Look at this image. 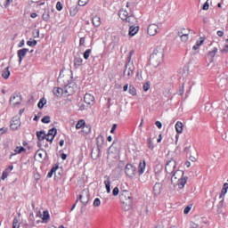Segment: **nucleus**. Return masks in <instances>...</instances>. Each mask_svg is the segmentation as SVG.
<instances>
[{"label":"nucleus","mask_w":228,"mask_h":228,"mask_svg":"<svg viewBox=\"0 0 228 228\" xmlns=\"http://www.w3.org/2000/svg\"><path fill=\"white\" fill-rule=\"evenodd\" d=\"M186 183H188V176H184V171L176 170L173 174L171 177V183L176 184L179 190H183L184 186H186Z\"/></svg>","instance_id":"f257e3e1"},{"label":"nucleus","mask_w":228,"mask_h":228,"mask_svg":"<svg viewBox=\"0 0 228 228\" xmlns=\"http://www.w3.org/2000/svg\"><path fill=\"white\" fill-rule=\"evenodd\" d=\"M164 56L165 51L163 50V48L157 47L150 57L151 65H152V67H154L155 69H158V67L161 65Z\"/></svg>","instance_id":"f03ea898"},{"label":"nucleus","mask_w":228,"mask_h":228,"mask_svg":"<svg viewBox=\"0 0 228 228\" xmlns=\"http://www.w3.org/2000/svg\"><path fill=\"white\" fill-rule=\"evenodd\" d=\"M131 54H133L132 52H130V55L128 57V61L125 66V70L123 73V77L124 79L126 81H129V79H131V77H133V76H134V64L133 63V61H131Z\"/></svg>","instance_id":"7ed1b4c3"},{"label":"nucleus","mask_w":228,"mask_h":228,"mask_svg":"<svg viewBox=\"0 0 228 228\" xmlns=\"http://www.w3.org/2000/svg\"><path fill=\"white\" fill-rule=\"evenodd\" d=\"M72 77L69 74H65V70H61L60 75L58 77V82L63 83L64 86L70 84Z\"/></svg>","instance_id":"20e7f679"},{"label":"nucleus","mask_w":228,"mask_h":228,"mask_svg":"<svg viewBox=\"0 0 228 228\" xmlns=\"http://www.w3.org/2000/svg\"><path fill=\"white\" fill-rule=\"evenodd\" d=\"M125 173H126V175H127V177H129L130 179H133V177H134V175L138 174V171L134 165L128 163L126 166Z\"/></svg>","instance_id":"39448f33"},{"label":"nucleus","mask_w":228,"mask_h":228,"mask_svg":"<svg viewBox=\"0 0 228 228\" xmlns=\"http://www.w3.org/2000/svg\"><path fill=\"white\" fill-rule=\"evenodd\" d=\"M79 200L82 202L84 206H86V204H88V200H90V192H88L87 190H84L80 193L79 198L77 200L76 204H77Z\"/></svg>","instance_id":"423d86ee"},{"label":"nucleus","mask_w":228,"mask_h":228,"mask_svg":"<svg viewBox=\"0 0 228 228\" xmlns=\"http://www.w3.org/2000/svg\"><path fill=\"white\" fill-rule=\"evenodd\" d=\"M119 200L121 202L133 200V197L131 196L130 191L121 188L120 194H119Z\"/></svg>","instance_id":"0eeeda50"},{"label":"nucleus","mask_w":228,"mask_h":228,"mask_svg":"<svg viewBox=\"0 0 228 228\" xmlns=\"http://www.w3.org/2000/svg\"><path fill=\"white\" fill-rule=\"evenodd\" d=\"M76 84L75 83H69L67 84L64 87V95L65 97H69V95H73V94H76Z\"/></svg>","instance_id":"6e6552de"},{"label":"nucleus","mask_w":228,"mask_h":228,"mask_svg":"<svg viewBox=\"0 0 228 228\" xmlns=\"http://www.w3.org/2000/svg\"><path fill=\"white\" fill-rule=\"evenodd\" d=\"M177 167V163L174 159H170L166 164V172L167 174H174L175 171V167Z\"/></svg>","instance_id":"1a4fd4ad"},{"label":"nucleus","mask_w":228,"mask_h":228,"mask_svg":"<svg viewBox=\"0 0 228 228\" xmlns=\"http://www.w3.org/2000/svg\"><path fill=\"white\" fill-rule=\"evenodd\" d=\"M123 20H125V22L129 24V26H134L138 22V20H136V17H134L133 7L130 8V15Z\"/></svg>","instance_id":"9d476101"},{"label":"nucleus","mask_w":228,"mask_h":228,"mask_svg":"<svg viewBox=\"0 0 228 228\" xmlns=\"http://www.w3.org/2000/svg\"><path fill=\"white\" fill-rule=\"evenodd\" d=\"M28 53H29V49L28 48H22L18 50L17 54H18L20 65L22 63V61L24 60V58H26V54H28Z\"/></svg>","instance_id":"9b49d317"},{"label":"nucleus","mask_w":228,"mask_h":228,"mask_svg":"<svg viewBox=\"0 0 228 228\" xmlns=\"http://www.w3.org/2000/svg\"><path fill=\"white\" fill-rule=\"evenodd\" d=\"M158 31H159V27L157 24H151L148 26V35H150V37L158 35Z\"/></svg>","instance_id":"f8f14e48"},{"label":"nucleus","mask_w":228,"mask_h":228,"mask_svg":"<svg viewBox=\"0 0 228 228\" xmlns=\"http://www.w3.org/2000/svg\"><path fill=\"white\" fill-rule=\"evenodd\" d=\"M10 102L12 106H17L22 102V97L20 94H12L10 98Z\"/></svg>","instance_id":"ddd939ff"},{"label":"nucleus","mask_w":228,"mask_h":228,"mask_svg":"<svg viewBox=\"0 0 228 228\" xmlns=\"http://www.w3.org/2000/svg\"><path fill=\"white\" fill-rule=\"evenodd\" d=\"M84 101L88 106H94L95 104V97L88 93L85 94Z\"/></svg>","instance_id":"4468645a"},{"label":"nucleus","mask_w":228,"mask_h":228,"mask_svg":"<svg viewBox=\"0 0 228 228\" xmlns=\"http://www.w3.org/2000/svg\"><path fill=\"white\" fill-rule=\"evenodd\" d=\"M35 227V214L31 212L28 218V223L24 224V228H33Z\"/></svg>","instance_id":"2eb2a0df"},{"label":"nucleus","mask_w":228,"mask_h":228,"mask_svg":"<svg viewBox=\"0 0 228 228\" xmlns=\"http://www.w3.org/2000/svg\"><path fill=\"white\" fill-rule=\"evenodd\" d=\"M178 37H180L181 42L186 44V42L190 40V30H187V33H184L183 30L179 31Z\"/></svg>","instance_id":"dca6fc26"},{"label":"nucleus","mask_w":228,"mask_h":228,"mask_svg":"<svg viewBox=\"0 0 228 228\" xmlns=\"http://www.w3.org/2000/svg\"><path fill=\"white\" fill-rule=\"evenodd\" d=\"M121 204L124 211H129L130 209H133V200H129L128 201H121Z\"/></svg>","instance_id":"f3484780"},{"label":"nucleus","mask_w":228,"mask_h":228,"mask_svg":"<svg viewBox=\"0 0 228 228\" xmlns=\"http://www.w3.org/2000/svg\"><path fill=\"white\" fill-rule=\"evenodd\" d=\"M10 127L12 131H17V129H19V127H20V120L17 119V118H13L11 121V125Z\"/></svg>","instance_id":"a211bd4d"},{"label":"nucleus","mask_w":228,"mask_h":228,"mask_svg":"<svg viewBox=\"0 0 228 228\" xmlns=\"http://www.w3.org/2000/svg\"><path fill=\"white\" fill-rule=\"evenodd\" d=\"M130 15H131V12H128L127 10L126 9H120L118 12V17L122 20H126V19H127Z\"/></svg>","instance_id":"6ab92c4d"},{"label":"nucleus","mask_w":228,"mask_h":228,"mask_svg":"<svg viewBox=\"0 0 228 228\" xmlns=\"http://www.w3.org/2000/svg\"><path fill=\"white\" fill-rule=\"evenodd\" d=\"M103 183L105 184L107 193H111V181L110 180V176L105 175Z\"/></svg>","instance_id":"aec40b11"},{"label":"nucleus","mask_w":228,"mask_h":228,"mask_svg":"<svg viewBox=\"0 0 228 228\" xmlns=\"http://www.w3.org/2000/svg\"><path fill=\"white\" fill-rule=\"evenodd\" d=\"M145 167H147L145 160H142L139 163V166H138L139 175H143V174L145 173Z\"/></svg>","instance_id":"412c9836"},{"label":"nucleus","mask_w":228,"mask_h":228,"mask_svg":"<svg viewBox=\"0 0 228 228\" xmlns=\"http://www.w3.org/2000/svg\"><path fill=\"white\" fill-rule=\"evenodd\" d=\"M77 12H79V5L74 4L69 7V15L71 17H76V15H77Z\"/></svg>","instance_id":"4be33fe9"},{"label":"nucleus","mask_w":228,"mask_h":228,"mask_svg":"<svg viewBox=\"0 0 228 228\" xmlns=\"http://www.w3.org/2000/svg\"><path fill=\"white\" fill-rule=\"evenodd\" d=\"M53 94L56 95V97H61L62 95H65V89L61 87H55L53 90Z\"/></svg>","instance_id":"5701e85b"},{"label":"nucleus","mask_w":228,"mask_h":228,"mask_svg":"<svg viewBox=\"0 0 228 228\" xmlns=\"http://www.w3.org/2000/svg\"><path fill=\"white\" fill-rule=\"evenodd\" d=\"M161 190H163V184H161V183H156L153 186L155 195H159V193H161Z\"/></svg>","instance_id":"b1692460"},{"label":"nucleus","mask_w":228,"mask_h":228,"mask_svg":"<svg viewBox=\"0 0 228 228\" xmlns=\"http://www.w3.org/2000/svg\"><path fill=\"white\" fill-rule=\"evenodd\" d=\"M100 156H101V149L100 148L92 150L91 158H93L94 159H98V158H100Z\"/></svg>","instance_id":"393cba45"},{"label":"nucleus","mask_w":228,"mask_h":228,"mask_svg":"<svg viewBox=\"0 0 228 228\" xmlns=\"http://www.w3.org/2000/svg\"><path fill=\"white\" fill-rule=\"evenodd\" d=\"M138 31H140V27L134 26V25L130 26V28H129L130 37H134V35H136V33H138Z\"/></svg>","instance_id":"a878e982"},{"label":"nucleus","mask_w":228,"mask_h":228,"mask_svg":"<svg viewBox=\"0 0 228 228\" xmlns=\"http://www.w3.org/2000/svg\"><path fill=\"white\" fill-rule=\"evenodd\" d=\"M14 152L16 153H11L10 155V159H12V158H13V156H15V154H21V152H26V148L20 146V147H16L14 150Z\"/></svg>","instance_id":"bb28decb"},{"label":"nucleus","mask_w":228,"mask_h":228,"mask_svg":"<svg viewBox=\"0 0 228 228\" xmlns=\"http://www.w3.org/2000/svg\"><path fill=\"white\" fill-rule=\"evenodd\" d=\"M224 208H225V201H224V197H223V198H221V200L217 204V213L218 214L222 213L223 212L222 209H224Z\"/></svg>","instance_id":"cd10ccee"},{"label":"nucleus","mask_w":228,"mask_h":228,"mask_svg":"<svg viewBox=\"0 0 228 228\" xmlns=\"http://www.w3.org/2000/svg\"><path fill=\"white\" fill-rule=\"evenodd\" d=\"M58 168H60V166L58 164H55L52 169L49 171V173L47 174V177L48 179H51V177H53V174H56V171L58 170Z\"/></svg>","instance_id":"c85d7f7f"},{"label":"nucleus","mask_w":228,"mask_h":228,"mask_svg":"<svg viewBox=\"0 0 228 228\" xmlns=\"http://www.w3.org/2000/svg\"><path fill=\"white\" fill-rule=\"evenodd\" d=\"M175 127L176 133H178V134H181L183 133V129L184 126L183 125V122L177 121Z\"/></svg>","instance_id":"c756f323"},{"label":"nucleus","mask_w":228,"mask_h":228,"mask_svg":"<svg viewBox=\"0 0 228 228\" xmlns=\"http://www.w3.org/2000/svg\"><path fill=\"white\" fill-rule=\"evenodd\" d=\"M10 66H8L7 68H4L2 71V77H4V79H8L10 77Z\"/></svg>","instance_id":"7c9ffc66"},{"label":"nucleus","mask_w":228,"mask_h":228,"mask_svg":"<svg viewBox=\"0 0 228 228\" xmlns=\"http://www.w3.org/2000/svg\"><path fill=\"white\" fill-rule=\"evenodd\" d=\"M42 19H43V20H45V22L49 21V19H51V14H50L49 9H45L44 11Z\"/></svg>","instance_id":"2f4dec72"},{"label":"nucleus","mask_w":228,"mask_h":228,"mask_svg":"<svg viewBox=\"0 0 228 228\" xmlns=\"http://www.w3.org/2000/svg\"><path fill=\"white\" fill-rule=\"evenodd\" d=\"M45 104H47V100L45 97H43L39 100L37 103V108H39V110H44Z\"/></svg>","instance_id":"473e14b6"},{"label":"nucleus","mask_w":228,"mask_h":228,"mask_svg":"<svg viewBox=\"0 0 228 228\" xmlns=\"http://www.w3.org/2000/svg\"><path fill=\"white\" fill-rule=\"evenodd\" d=\"M81 65H83V59L81 57H75L74 66L76 69H77V67H81Z\"/></svg>","instance_id":"72a5a7b5"},{"label":"nucleus","mask_w":228,"mask_h":228,"mask_svg":"<svg viewBox=\"0 0 228 228\" xmlns=\"http://www.w3.org/2000/svg\"><path fill=\"white\" fill-rule=\"evenodd\" d=\"M46 135L47 134H45V132H44V131L37 132V137L38 139V142H42V141L45 140Z\"/></svg>","instance_id":"f704fd0d"},{"label":"nucleus","mask_w":228,"mask_h":228,"mask_svg":"<svg viewBox=\"0 0 228 228\" xmlns=\"http://www.w3.org/2000/svg\"><path fill=\"white\" fill-rule=\"evenodd\" d=\"M93 25L94 26V28H99V26H101V17L94 16L93 18Z\"/></svg>","instance_id":"c9c22d12"},{"label":"nucleus","mask_w":228,"mask_h":228,"mask_svg":"<svg viewBox=\"0 0 228 228\" xmlns=\"http://www.w3.org/2000/svg\"><path fill=\"white\" fill-rule=\"evenodd\" d=\"M102 145H104V136L99 135L97 137V148L101 149V147H102Z\"/></svg>","instance_id":"e433bc0d"},{"label":"nucleus","mask_w":228,"mask_h":228,"mask_svg":"<svg viewBox=\"0 0 228 228\" xmlns=\"http://www.w3.org/2000/svg\"><path fill=\"white\" fill-rule=\"evenodd\" d=\"M227 190H228V183H224L221 194L219 196V199H222L223 197H225V193H227Z\"/></svg>","instance_id":"4c0bfd02"},{"label":"nucleus","mask_w":228,"mask_h":228,"mask_svg":"<svg viewBox=\"0 0 228 228\" xmlns=\"http://www.w3.org/2000/svg\"><path fill=\"white\" fill-rule=\"evenodd\" d=\"M86 125V122H85V119H80L76 125V129H83L85 126Z\"/></svg>","instance_id":"58836bf2"},{"label":"nucleus","mask_w":228,"mask_h":228,"mask_svg":"<svg viewBox=\"0 0 228 228\" xmlns=\"http://www.w3.org/2000/svg\"><path fill=\"white\" fill-rule=\"evenodd\" d=\"M216 53H218V48L214 47V49L212 51L208 52V56L209 58H211V61H213V58H215V56H216Z\"/></svg>","instance_id":"ea45409f"},{"label":"nucleus","mask_w":228,"mask_h":228,"mask_svg":"<svg viewBox=\"0 0 228 228\" xmlns=\"http://www.w3.org/2000/svg\"><path fill=\"white\" fill-rule=\"evenodd\" d=\"M82 131L85 134H90L92 131V126H90V125H86L83 126Z\"/></svg>","instance_id":"a19ab883"},{"label":"nucleus","mask_w":228,"mask_h":228,"mask_svg":"<svg viewBox=\"0 0 228 228\" xmlns=\"http://www.w3.org/2000/svg\"><path fill=\"white\" fill-rule=\"evenodd\" d=\"M147 145L148 149H150L151 151H154V142H152V139L151 137L147 139Z\"/></svg>","instance_id":"79ce46f5"},{"label":"nucleus","mask_w":228,"mask_h":228,"mask_svg":"<svg viewBox=\"0 0 228 228\" xmlns=\"http://www.w3.org/2000/svg\"><path fill=\"white\" fill-rule=\"evenodd\" d=\"M44 154H45V151H44V149H42V150H38L36 152L35 156H37L40 159H44Z\"/></svg>","instance_id":"37998d69"},{"label":"nucleus","mask_w":228,"mask_h":228,"mask_svg":"<svg viewBox=\"0 0 228 228\" xmlns=\"http://www.w3.org/2000/svg\"><path fill=\"white\" fill-rule=\"evenodd\" d=\"M57 133H58V130L55 128V127H53V128H52V129H50L49 131H48V134H47V135L48 136H56V134H57Z\"/></svg>","instance_id":"c03bdc74"},{"label":"nucleus","mask_w":228,"mask_h":228,"mask_svg":"<svg viewBox=\"0 0 228 228\" xmlns=\"http://www.w3.org/2000/svg\"><path fill=\"white\" fill-rule=\"evenodd\" d=\"M61 175H63V170L60 167L58 168V170L55 172V178L56 179H61Z\"/></svg>","instance_id":"a18cd8bd"},{"label":"nucleus","mask_w":228,"mask_h":228,"mask_svg":"<svg viewBox=\"0 0 228 228\" xmlns=\"http://www.w3.org/2000/svg\"><path fill=\"white\" fill-rule=\"evenodd\" d=\"M20 224L19 223V219L17 217H14L12 222V228H20Z\"/></svg>","instance_id":"49530a36"},{"label":"nucleus","mask_w":228,"mask_h":228,"mask_svg":"<svg viewBox=\"0 0 228 228\" xmlns=\"http://www.w3.org/2000/svg\"><path fill=\"white\" fill-rule=\"evenodd\" d=\"M130 95H136V88L134 86H129V90H128Z\"/></svg>","instance_id":"de8ad7c7"},{"label":"nucleus","mask_w":228,"mask_h":228,"mask_svg":"<svg viewBox=\"0 0 228 228\" xmlns=\"http://www.w3.org/2000/svg\"><path fill=\"white\" fill-rule=\"evenodd\" d=\"M37 44H38V42L37 40H28L27 42V45H28L29 47H35L37 45Z\"/></svg>","instance_id":"09e8293b"},{"label":"nucleus","mask_w":228,"mask_h":228,"mask_svg":"<svg viewBox=\"0 0 228 228\" xmlns=\"http://www.w3.org/2000/svg\"><path fill=\"white\" fill-rule=\"evenodd\" d=\"M90 54H92V49L86 50V52L84 53V58L86 60H88L90 58Z\"/></svg>","instance_id":"8fccbe9b"},{"label":"nucleus","mask_w":228,"mask_h":228,"mask_svg":"<svg viewBox=\"0 0 228 228\" xmlns=\"http://www.w3.org/2000/svg\"><path fill=\"white\" fill-rule=\"evenodd\" d=\"M41 122H43V124H49L51 122V117L50 116H45L41 119Z\"/></svg>","instance_id":"3c124183"},{"label":"nucleus","mask_w":228,"mask_h":228,"mask_svg":"<svg viewBox=\"0 0 228 228\" xmlns=\"http://www.w3.org/2000/svg\"><path fill=\"white\" fill-rule=\"evenodd\" d=\"M93 206H94V208H99V206H101V199L96 198V199L94 200Z\"/></svg>","instance_id":"603ef678"},{"label":"nucleus","mask_w":228,"mask_h":228,"mask_svg":"<svg viewBox=\"0 0 228 228\" xmlns=\"http://www.w3.org/2000/svg\"><path fill=\"white\" fill-rule=\"evenodd\" d=\"M151 88V82H146L143 84V91L144 92H149Z\"/></svg>","instance_id":"864d4df0"},{"label":"nucleus","mask_w":228,"mask_h":228,"mask_svg":"<svg viewBox=\"0 0 228 228\" xmlns=\"http://www.w3.org/2000/svg\"><path fill=\"white\" fill-rule=\"evenodd\" d=\"M42 220H43V222H45L46 220H49V211H44Z\"/></svg>","instance_id":"5fc2aeb1"},{"label":"nucleus","mask_w":228,"mask_h":228,"mask_svg":"<svg viewBox=\"0 0 228 228\" xmlns=\"http://www.w3.org/2000/svg\"><path fill=\"white\" fill-rule=\"evenodd\" d=\"M56 10H58V12H61L63 10V4H61V2H57Z\"/></svg>","instance_id":"6e6d98bb"},{"label":"nucleus","mask_w":228,"mask_h":228,"mask_svg":"<svg viewBox=\"0 0 228 228\" xmlns=\"http://www.w3.org/2000/svg\"><path fill=\"white\" fill-rule=\"evenodd\" d=\"M88 1L90 0H78V6H85L86 4H88Z\"/></svg>","instance_id":"4d7b16f0"},{"label":"nucleus","mask_w":228,"mask_h":228,"mask_svg":"<svg viewBox=\"0 0 228 228\" xmlns=\"http://www.w3.org/2000/svg\"><path fill=\"white\" fill-rule=\"evenodd\" d=\"M118 193H120V190L118 189V187H115L112 191V195L114 197H117V195H118Z\"/></svg>","instance_id":"13d9d810"},{"label":"nucleus","mask_w":228,"mask_h":228,"mask_svg":"<svg viewBox=\"0 0 228 228\" xmlns=\"http://www.w3.org/2000/svg\"><path fill=\"white\" fill-rule=\"evenodd\" d=\"M45 140H46L47 142H50V143H53V141L54 140V135H53L52 137H51V135H45Z\"/></svg>","instance_id":"bf43d9fd"},{"label":"nucleus","mask_w":228,"mask_h":228,"mask_svg":"<svg viewBox=\"0 0 228 228\" xmlns=\"http://www.w3.org/2000/svg\"><path fill=\"white\" fill-rule=\"evenodd\" d=\"M183 94H184V84H183V86H180L178 90V95H183Z\"/></svg>","instance_id":"052dcab7"},{"label":"nucleus","mask_w":228,"mask_h":228,"mask_svg":"<svg viewBox=\"0 0 228 228\" xmlns=\"http://www.w3.org/2000/svg\"><path fill=\"white\" fill-rule=\"evenodd\" d=\"M11 3H13V0H5V1L4 2V6L5 8H8V6H10Z\"/></svg>","instance_id":"680f3d73"},{"label":"nucleus","mask_w":228,"mask_h":228,"mask_svg":"<svg viewBox=\"0 0 228 228\" xmlns=\"http://www.w3.org/2000/svg\"><path fill=\"white\" fill-rule=\"evenodd\" d=\"M8 174H10V173H8V170H4L3 172V175H2L3 181H4V179H6V177H8Z\"/></svg>","instance_id":"e2e57ef3"},{"label":"nucleus","mask_w":228,"mask_h":228,"mask_svg":"<svg viewBox=\"0 0 228 228\" xmlns=\"http://www.w3.org/2000/svg\"><path fill=\"white\" fill-rule=\"evenodd\" d=\"M204 40H205L204 37H200V41L196 42V45L200 47V45H202V44H204Z\"/></svg>","instance_id":"0e129e2a"},{"label":"nucleus","mask_w":228,"mask_h":228,"mask_svg":"<svg viewBox=\"0 0 228 228\" xmlns=\"http://www.w3.org/2000/svg\"><path fill=\"white\" fill-rule=\"evenodd\" d=\"M202 10H209V3L208 1L203 4Z\"/></svg>","instance_id":"69168bd1"},{"label":"nucleus","mask_w":228,"mask_h":228,"mask_svg":"<svg viewBox=\"0 0 228 228\" xmlns=\"http://www.w3.org/2000/svg\"><path fill=\"white\" fill-rule=\"evenodd\" d=\"M190 225H191L190 228H199V224H196V223H194V222H191V223L190 224Z\"/></svg>","instance_id":"338daca9"},{"label":"nucleus","mask_w":228,"mask_h":228,"mask_svg":"<svg viewBox=\"0 0 228 228\" xmlns=\"http://www.w3.org/2000/svg\"><path fill=\"white\" fill-rule=\"evenodd\" d=\"M221 53H228V45H226L223 49H221Z\"/></svg>","instance_id":"774afa93"}]
</instances>
